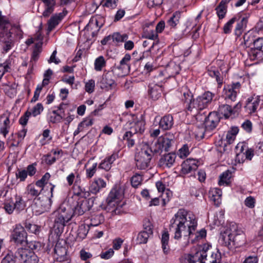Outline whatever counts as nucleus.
<instances>
[{"mask_svg":"<svg viewBox=\"0 0 263 263\" xmlns=\"http://www.w3.org/2000/svg\"><path fill=\"white\" fill-rule=\"evenodd\" d=\"M197 226V221L195 215L191 212L184 209H180L175 214L170 221V230L174 234L175 239L183 238L184 240V246L186 247L190 242V239L192 242L195 239H202L206 236V231L202 229L195 232Z\"/></svg>","mask_w":263,"mask_h":263,"instance_id":"nucleus-1","label":"nucleus"},{"mask_svg":"<svg viewBox=\"0 0 263 263\" xmlns=\"http://www.w3.org/2000/svg\"><path fill=\"white\" fill-rule=\"evenodd\" d=\"M219 241L221 245L232 249L245 243V235L236 223L231 222L226 230L221 232Z\"/></svg>","mask_w":263,"mask_h":263,"instance_id":"nucleus-2","label":"nucleus"},{"mask_svg":"<svg viewBox=\"0 0 263 263\" xmlns=\"http://www.w3.org/2000/svg\"><path fill=\"white\" fill-rule=\"evenodd\" d=\"M10 28L11 24L8 20L0 14V43L3 54L9 52L14 46V40Z\"/></svg>","mask_w":263,"mask_h":263,"instance_id":"nucleus-3","label":"nucleus"},{"mask_svg":"<svg viewBox=\"0 0 263 263\" xmlns=\"http://www.w3.org/2000/svg\"><path fill=\"white\" fill-rule=\"evenodd\" d=\"M192 258L193 263H220L221 256L218 250L212 252L209 250V246L204 245L192 255Z\"/></svg>","mask_w":263,"mask_h":263,"instance_id":"nucleus-4","label":"nucleus"},{"mask_svg":"<svg viewBox=\"0 0 263 263\" xmlns=\"http://www.w3.org/2000/svg\"><path fill=\"white\" fill-rule=\"evenodd\" d=\"M50 191L47 196H40L34 198L31 204V209L33 214L39 215L47 211L51 205V197H52L54 185L49 183Z\"/></svg>","mask_w":263,"mask_h":263,"instance_id":"nucleus-5","label":"nucleus"},{"mask_svg":"<svg viewBox=\"0 0 263 263\" xmlns=\"http://www.w3.org/2000/svg\"><path fill=\"white\" fill-rule=\"evenodd\" d=\"M175 142L174 135L167 133L159 137L154 143H152L150 148L153 153L160 154L163 151H170Z\"/></svg>","mask_w":263,"mask_h":263,"instance_id":"nucleus-6","label":"nucleus"},{"mask_svg":"<svg viewBox=\"0 0 263 263\" xmlns=\"http://www.w3.org/2000/svg\"><path fill=\"white\" fill-rule=\"evenodd\" d=\"M153 152L148 146L142 148L135 156L136 166L139 170H146L150 166Z\"/></svg>","mask_w":263,"mask_h":263,"instance_id":"nucleus-7","label":"nucleus"},{"mask_svg":"<svg viewBox=\"0 0 263 263\" xmlns=\"http://www.w3.org/2000/svg\"><path fill=\"white\" fill-rule=\"evenodd\" d=\"M132 131L126 132L123 135L122 140L126 141L127 146L130 147L135 144V139L136 138V134H141L145 129V123L144 121L141 119L137 120L134 122V125L131 127Z\"/></svg>","mask_w":263,"mask_h":263,"instance_id":"nucleus-8","label":"nucleus"},{"mask_svg":"<svg viewBox=\"0 0 263 263\" xmlns=\"http://www.w3.org/2000/svg\"><path fill=\"white\" fill-rule=\"evenodd\" d=\"M197 120L204 122L206 131H212L216 128L220 121V118L216 112H211L208 116L203 115H198Z\"/></svg>","mask_w":263,"mask_h":263,"instance_id":"nucleus-9","label":"nucleus"},{"mask_svg":"<svg viewBox=\"0 0 263 263\" xmlns=\"http://www.w3.org/2000/svg\"><path fill=\"white\" fill-rule=\"evenodd\" d=\"M15 255L21 263H38L39 262L37 255L33 251L27 249L18 248Z\"/></svg>","mask_w":263,"mask_h":263,"instance_id":"nucleus-10","label":"nucleus"},{"mask_svg":"<svg viewBox=\"0 0 263 263\" xmlns=\"http://www.w3.org/2000/svg\"><path fill=\"white\" fill-rule=\"evenodd\" d=\"M100 87L102 89L109 91L115 89L117 83L112 71L104 72L99 82Z\"/></svg>","mask_w":263,"mask_h":263,"instance_id":"nucleus-11","label":"nucleus"},{"mask_svg":"<svg viewBox=\"0 0 263 263\" xmlns=\"http://www.w3.org/2000/svg\"><path fill=\"white\" fill-rule=\"evenodd\" d=\"M263 39L258 38L253 41V45L248 51L252 60L261 59L263 57Z\"/></svg>","mask_w":263,"mask_h":263,"instance_id":"nucleus-12","label":"nucleus"},{"mask_svg":"<svg viewBox=\"0 0 263 263\" xmlns=\"http://www.w3.org/2000/svg\"><path fill=\"white\" fill-rule=\"evenodd\" d=\"M123 196V191L121 187H114L110 192L107 199V205L110 207L118 205Z\"/></svg>","mask_w":263,"mask_h":263,"instance_id":"nucleus-13","label":"nucleus"},{"mask_svg":"<svg viewBox=\"0 0 263 263\" xmlns=\"http://www.w3.org/2000/svg\"><path fill=\"white\" fill-rule=\"evenodd\" d=\"M12 239L17 244L22 245L27 242V233L24 227L20 224H16L12 234Z\"/></svg>","mask_w":263,"mask_h":263,"instance_id":"nucleus-14","label":"nucleus"},{"mask_svg":"<svg viewBox=\"0 0 263 263\" xmlns=\"http://www.w3.org/2000/svg\"><path fill=\"white\" fill-rule=\"evenodd\" d=\"M65 208L62 207L58 211V215L55 219L54 229L57 235H61L65 227Z\"/></svg>","mask_w":263,"mask_h":263,"instance_id":"nucleus-15","label":"nucleus"},{"mask_svg":"<svg viewBox=\"0 0 263 263\" xmlns=\"http://www.w3.org/2000/svg\"><path fill=\"white\" fill-rule=\"evenodd\" d=\"M240 84L239 82L228 85L223 90L226 99H229L233 101L235 100L237 93L239 92Z\"/></svg>","mask_w":263,"mask_h":263,"instance_id":"nucleus-16","label":"nucleus"},{"mask_svg":"<svg viewBox=\"0 0 263 263\" xmlns=\"http://www.w3.org/2000/svg\"><path fill=\"white\" fill-rule=\"evenodd\" d=\"M91 206L92 204H90V199L88 200L83 199L77 202V205L74 206L72 209L74 214L81 215L85 212L89 211Z\"/></svg>","mask_w":263,"mask_h":263,"instance_id":"nucleus-17","label":"nucleus"},{"mask_svg":"<svg viewBox=\"0 0 263 263\" xmlns=\"http://www.w3.org/2000/svg\"><path fill=\"white\" fill-rule=\"evenodd\" d=\"M119 157L118 153L115 152L111 155L106 157L99 165V168L102 169L105 171L110 170L114 162Z\"/></svg>","mask_w":263,"mask_h":263,"instance_id":"nucleus-18","label":"nucleus"},{"mask_svg":"<svg viewBox=\"0 0 263 263\" xmlns=\"http://www.w3.org/2000/svg\"><path fill=\"white\" fill-rule=\"evenodd\" d=\"M144 230L141 231L138 235L137 240L139 243H145L147 242L149 236L152 235L153 230L149 222L147 224L143 225Z\"/></svg>","mask_w":263,"mask_h":263,"instance_id":"nucleus-19","label":"nucleus"},{"mask_svg":"<svg viewBox=\"0 0 263 263\" xmlns=\"http://www.w3.org/2000/svg\"><path fill=\"white\" fill-rule=\"evenodd\" d=\"M185 106L187 114H191L193 116H195L196 120L197 116L201 115L200 114V111L203 109L200 104L198 103L197 98L190 101L187 105H185Z\"/></svg>","mask_w":263,"mask_h":263,"instance_id":"nucleus-20","label":"nucleus"},{"mask_svg":"<svg viewBox=\"0 0 263 263\" xmlns=\"http://www.w3.org/2000/svg\"><path fill=\"white\" fill-rule=\"evenodd\" d=\"M198 161L196 159H187L182 163L181 171L184 174L191 173L197 169Z\"/></svg>","mask_w":263,"mask_h":263,"instance_id":"nucleus-21","label":"nucleus"},{"mask_svg":"<svg viewBox=\"0 0 263 263\" xmlns=\"http://www.w3.org/2000/svg\"><path fill=\"white\" fill-rule=\"evenodd\" d=\"M176 156L174 153H168L161 157L159 161V165L161 167H172L175 162Z\"/></svg>","mask_w":263,"mask_h":263,"instance_id":"nucleus-22","label":"nucleus"},{"mask_svg":"<svg viewBox=\"0 0 263 263\" xmlns=\"http://www.w3.org/2000/svg\"><path fill=\"white\" fill-rule=\"evenodd\" d=\"M148 95L153 100H157L161 96L162 88L161 85L151 83L148 86Z\"/></svg>","mask_w":263,"mask_h":263,"instance_id":"nucleus-23","label":"nucleus"},{"mask_svg":"<svg viewBox=\"0 0 263 263\" xmlns=\"http://www.w3.org/2000/svg\"><path fill=\"white\" fill-rule=\"evenodd\" d=\"M0 133L5 137L9 132L11 126V121L9 117L7 115L3 114L1 117Z\"/></svg>","mask_w":263,"mask_h":263,"instance_id":"nucleus-24","label":"nucleus"},{"mask_svg":"<svg viewBox=\"0 0 263 263\" xmlns=\"http://www.w3.org/2000/svg\"><path fill=\"white\" fill-rule=\"evenodd\" d=\"M214 96L215 95L211 92L206 91L197 98V102L200 104V105L204 109L211 103Z\"/></svg>","mask_w":263,"mask_h":263,"instance_id":"nucleus-25","label":"nucleus"},{"mask_svg":"<svg viewBox=\"0 0 263 263\" xmlns=\"http://www.w3.org/2000/svg\"><path fill=\"white\" fill-rule=\"evenodd\" d=\"M105 181L101 178H96L91 183L89 186V190L91 193L96 194L98 193L102 188L106 186Z\"/></svg>","mask_w":263,"mask_h":263,"instance_id":"nucleus-26","label":"nucleus"},{"mask_svg":"<svg viewBox=\"0 0 263 263\" xmlns=\"http://www.w3.org/2000/svg\"><path fill=\"white\" fill-rule=\"evenodd\" d=\"M173 124L172 116L167 115L161 118L159 121V127L163 130H168L172 127Z\"/></svg>","mask_w":263,"mask_h":263,"instance_id":"nucleus-27","label":"nucleus"},{"mask_svg":"<svg viewBox=\"0 0 263 263\" xmlns=\"http://www.w3.org/2000/svg\"><path fill=\"white\" fill-rule=\"evenodd\" d=\"M221 196L222 191L219 189L213 188L211 189L209 192V197L216 205H219L221 203Z\"/></svg>","mask_w":263,"mask_h":263,"instance_id":"nucleus-28","label":"nucleus"},{"mask_svg":"<svg viewBox=\"0 0 263 263\" xmlns=\"http://www.w3.org/2000/svg\"><path fill=\"white\" fill-rule=\"evenodd\" d=\"M65 16L64 10L62 13H60L58 14H55L52 16L48 22L49 31L52 30L64 18Z\"/></svg>","mask_w":263,"mask_h":263,"instance_id":"nucleus-29","label":"nucleus"},{"mask_svg":"<svg viewBox=\"0 0 263 263\" xmlns=\"http://www.w3.org/2000/svg\"><path fill=\"white\" fill-rule=\"evenodd\" d=\"M64 119L54 110H50L47 115V120L48 123H58Z\"/></svg>","mask_w":263,"mask_h":263,"instance_id":"nucleus-30","label":"nucleus"},{"mask_svg":"<svg viewBox=\"0 0 263 263\" xmlns=\"http://www.w3.org/2000/svg\"><path fill=\"white\" fill-rule=\"evenodd\" d=\"M36 185L29 184L26 188V193L31 197H38L40 196H44L42 194L43 190L42 188L37 189Z\"/></svg>","mask_w":263,"mask_h":263,"instance_id":"nucleus-31","label":"nucleus"},{"mask_svg":"<svg viewBox=\"0 0 263 263\" xmlns=\"http://www.w3.org/2000/svg\"><path fill=\"white\" fill-rule=\"evenodd\" d=\"M96 112L97 110H95L91 114V115L85 118L83 121L79 124L80 128H82L83 130H84L85 129H86L90 126H92L94 121L92 115H95Z\"/></svg>","mask_w":263,"mask_h":263,"instance_id":"nucleus-32","label":"nucleus"},{"mask_svg":"<svg viewBox=\"0 0 263 263\" xmlns=\"http://www.w3.org/2000/svg\"><path fill=\"white\" fill-rule=\"evenodd\" d=\"M235 111L230 105L227 104L220 105L218 109L219 113L223 116L226 118H228L232 114H234Z\"/></svg>","mask_w":263,"mask_h":263,"instance_id":"nucleus-33","label":"nucleus"},{"mask_svg":"<svg viewBox=\"0 0 263 263\" xmlns=\"http://www.w3.org/2000/svg\"><path fill=\"white\" fill-rule=\"evenodd\" d=\"M259 100L258 99L252 102V99L251 98H248L247 103L245 106L246 110L249 114L255 112L259 106Z\"/></svg>","mask_w":263,"mask_h":263,"instance_id":"nucleus-34","label":"nucleus"},{"mask_svg":"<svg viewBox=\"0 0 263 263\" xmlns=\"http://www.w3.org/2000/svg\"><path fill=\"white\" fill-rule=\"evenodd\" d=\"M15 59V56L11 54L3 64H0V65H2V67L4 68L3 69L6 72H8L11 69L12 66L14 65Z\"/></svg>","mask_w":263,"mask_h":263,"instance_id":"nucleus-35","label":"nucleus"},{"mask_svg":"<svg viewBox=\"0 0 263 263\" xmlns=\"http://www.w3.org/2000/svg\"><path fill=\"white\" fill-rule=\"evenodd\" d=\"M169 234L167 232H164L162 235L161 243L163 251L165 254H168L170 249L168 246Z\"/></svg>","mask_w":263,"mask_h":263,"instance_id":"nucleus-36","label":"nucleus"},{"mask_svg":"<svg viewBox=\"0 0 263 263\" xmlns=\"http://www.w3.org/2000/svg\"><path fill=\"white\" fill-rule=\"evenodd\" d=\"M67 181L69 185L73 184H80L81 178L79 173L76 172L71 173L67 177Z\"/></svg>","mask_w":263,"mask_h":263,"instance_id":"nucleus-37","label":"nucleus"},{"mask_svg":"<svg viewBox=\"0 0 263 263\" xmlns=\"http://www.w3.org/2000/svg\"><path fill=\"white\" fill-rule=\"evenodd\" d=\"M231 177V173L227 170L223 172L220 176L218 184L219 185H227L230 183Z\"/></svg>","mask_w":263,"mask_h":263,"instance_id":"nucleus-38","label":"nucleus"},{"mask_svg":"<svg viewBox=\"0 0 263 263\" xmlns=\"http://www.w3.org/2000/svg\"><path fill=\"white\" fill-rule=\"evenodd\" d=\"M106 66L104 58L101 55L96 59L94 62V68L97 71H100Z\"/></svg>","mask_w":263,"mask_h":263,"instance_id":"nucleus-39","label":"nucleus"},{"mask_svg":"<svg viewBox=\"0 0 263 263\" xmlns=\"http://www.w3.org/2000/svg\"><path fill=\"white\" fill-rule=\"evenodd\" d=\"M50 178V175L49 173H46L42 177V178L37 181L35 183V185L39 188H42L43 190L45 187L46 185H47L48 182Z\"/></svg>","mask_w":263,"mask_h":263,"instance_id":"nucleus-40","label":"nucleus"},{"mask_svg":"<svg viewBox=\"0 0 263 263\" xmlns=\"http://www.w3.org/2000/svg\"><path fill=\"white\" fill-rule=\"evenodd\" d=\"M247 19L243 17L241 21L237 23L235 28V33L237 36H239L242 33L243 28L246 26Z\"/></svg>","mask_w":263,"mask_h":263,"instance_id":"nucleus-41","label":"nucleus"},{"mask_svg":"<svg viewBox=\"0 0 263 263\" xmlns=\"http://www.w3.org/2000/svg\"><path fill=\"white\" fill-rule=\"evenodd\" d=\"M15 210L18 212L23 210L25 207V203L22 198L20 196H16L15 201L13 203Z\"/></svg>","mask_w":263,"mask_h":263,"instance_id":"nucleus-42","label":"nucleus"},{"mask_svg":"<svg viewBox=\"0 0 263 263\" xmlns=\"http://www.w3.org/2000/svg\"><path fill=\"white\" fill-rule=\"evenodd\" d=\"M208 74L210 77L215 78L218 84L222 83V79L220 77V73L216 68H211V69L208 70Z\"/></svg>","mask_w":263,"mask_h":263,"instance_id":"nucleus-43","label":"nucleus"},{"mask_svg":"<svg viewBox=\"0 0 263 263\" xmlns=\"http://www.w3.org/2000/svg\"><path fill=\"white\" fill-rule=\"evenodd\" d=\"M166 72L170 76H174L179 73V67L174 63H171L166 68Z\"/></svg>","mask_w":263,"mask_h":263,"instance_id":"nucleus-44","label":"nucleus"},{"mask_svg":"<svg viewBox=\"0 0 263 263\" xmlns=\"http://www.w3.org/2000/svg\"><path fill=\"white\" fill-rule=\"evenodd\" d=\"M180 16V14L179 12H175L168 20V24L171 27H175L179 23Z\"/></svg>","mask_w":263,"mask_h":263,"instance_id":"nucleus-45","label":"nucleus"},{"mask_svg":"<svg viewBox=\"0 0 263 263\" xmlns=\"http://www.w3.org/2000/svg\"><path fill=\"white\" fill-rule=\"evenodd\" d=\"M119 0H103V6L109 9H115L117 8Z\"/></svg>","mask_w":263,"mask_h":263,"instance_id":"nucleus-46","label":"nucleus"},{"mask_svg":"<svg viewBox=\"0 0 263 263\" xmlns=\"http://www.w3.org/2000/svg\"><path fill=\"white\" fill-rule=\"evenodd\" d=\"M42 44V43H37L35 44L32 54V60L34 61H36L38 59L40 53L41 52Z\"/></svg>","mask_w":263,"mask_h":263,"instance_id":"nucleus-47","label":"nucleus"},{"mask_svg":"<svg viewBox=\"0 0 263 263\" xmlns=\"http://www.w3.org/2000/svg\"><path fill=\"white\" fill-rule=\"evenodd\" d=\"M27 176V172L24 169H18L15 173L16 179H19L21 182L24 181Z\"/></svg>","mask_w":263,"mask_h":263,"instance_id":"nucleus-48","label":"nucleus"},{"mask_svg":"<svg viewBox=\"0 0 263 263\" xmlns=\"http://www.w3.org/2000/svg\"><path fill=\"white\" fill-rule=\"evenodd\" d=\"M128 36L126 34H120L119 33H115L112 35V40L117 42H123L127 40Z\"/></svg>","mask_w":263,"mask_h":263,"instance_id":"nucleus-49","label":"nucleus"},{"mask_svg":"<svg viewBox=\"0 0 263 263\" xmlns=\"http://www.w3.org/2000/svg\"><path fill=\"white\" fill-rule=\"evenodd\" d=\"M142 180V176L139 174H136L131 178L132 185L134 187H136L141 184Z\"/></svg>","mask_w":263,"mask_h":263,"instance_id":"nucleus-50","label":"nucleus"},{"mask_svg":"<svg viewBox=\"0 0 263 263\" xmlns=\"http://www.w3.org/2000/svg\"><path fill=\"white\" fill-rule=\"evenodd\" d=\"M216 9L217 11V14L219 18H223L227 12V6L219 3Z\"/></svg>","mask_w":263,"mask_h":263,"instance_id":"nucleus-51","label":"nucleus"},{"mask_svg":"<svg viewBox=\"0 0 263 263\" xmlns=\"http://www.w3.org/2000/svg\"><path fill=\"white\" fill-rule=\"evenodd\" d=\"M43 106L41 103H37L34 106L31 111H29L33 116L35 117L40 115L41 112L43 110Z\"/></svg>","mask_w":263,"mask_h":263,"instance_id":"nucleus-52","label":"nucleus"},{"mask_svg":"<svg viewBox=\"0 0 263 263\" xmlns=\"http://www.w3.org/2000/svg\"><path fill=\"white\" fill-rule=\"evenodd\" d=\"M95 87V80L91 79L85 83V89L86 92L91 93L94 91Z\"/></svg>","mask_w":263,"mask_h":263,"instance_id":"nucleus-53","label":"nucleus"},{"mask_svg":"<svg viewBox=\"0 0 263 263\" xmlns=\"http://www.w3.org/2000/svg\"><path fill=\"white\" fill-rule=\"evenodd\" d=\"M237 17L236 16L232 18L223 27V32L226 34L229 33L231 31L232 25L236 21Z\"/></svg>","mask_w":263,"mask_h":263,"instance_id":"nucleus-54","label":"nucleus"},{"mask_svg":"<svg viewBox=\"0 0 263 263\" xmlns=\"http://www.w3.org/2000/svg\"><path fill=\"white\" fill-rule=\"evenodd\" d=\"M55 109H54L56 112L60 114L62 117L65 118V110H66V103L64 102H61L59 105L54 107Z\"/></svg>","mask_w":263,"mask_h":263,"instance_id":"nucleus-55","label":"nucleus"},{"mask_svg":"<svg viewBox=\"0 0 263 263\" xmlns=\"http://www.w3.org/2000/svg\"><path fill=\"white\" fill-rule=\"evenodd\" d=\"M82 189H81L79 184H74L71 189L70 190L69 195H73L76 197L80 196L81 193Z\"/></svg>","mask_w":263,"mask_h":263,"instance_id":"nucleus-56","label":"nucleus"},{"mask_svg":"<svg viewBox=\"0 0 263 263\" xmlns=\"http://www.w3.org/2000/svg\"><path fill=\"white\" fill-rule=\"evenodd\" d=\"M114 254V251L113 249L110 248L108 250L102 252L100 254L101 258L104 259H108L111 258Z\"/></svg>","mask_w":263,"mask_h":263,"instance_id":"nucleus-57","label":"nucleus"},{"mask_svg":"<svg viewBox=\"0 0 263 263\" xmlns=\"http://www.w3.org/2000/svg\"><path fill=\"white\" fill-rule=\"evenodd\" d=\"M183 97L182 98V100L184 101L186 105H187L190 101L193 100V95L192 93L189 90H185L183 92Z\"/></svg>","mask_w":263,"mask_h":263,"instance_id":"nucleus-58","label":"nucleus"},{"mask_svg":"<svg viewBox=\"0 0 263 263\" xmlns=\"http://www.w3.org/2000/svg\"><path fill=\"white\" fill-rule=\"evenodd\" d=\"M189 154V148L186 144L184 145L181 148H180L178 152V155L181 158L187 157Z\"/></svg>","mask_w":263,"mask_h":263,"instance_id":"nucleus-59","label":"nucleus"},{"mask_svg":"<svg viewBox=\"0 0 263 263\" xmlns=\"http://www.w3.org/2000/svg\"><path fill=\"white\" fill-rule=\"evenodd\" d=\"M97 166V163H95L90 167L86 169V175L87 178H90L94 175L96 172Z\"/></svg>","mask_w":263,"mask_h":263,"instance_id":"nucleus-60","label":"nucleus"},{"mask_svg":"<svg viewBox=\"0 0 263 263\" xmlns=\"http://www.w3.org/2000/svg\"><path fill=\"white\" fill-rule=\"evenodd\" d=\"M130 68L129 64H120L119 65L117 66V68L122 71V76L128 74L130 72Z\"/></svg>","mask_w":263,"mask_h":263,"instance_id":"nucleus-61","label":"nucleus"},{"mask_svg":"<svg viewBox=\"0 0 263 263\" xmlns=\"http://www.w3.org/2000/svg\"><path fill=\"white\" fill-rule=\"evenodd\" d=\"M145 37L152 40H155L158 38V33L155 30H151L145 32Z\"/></svg>","mask_w":263,"mask_h":263,"instance_id":"nucleus-62","label":"nucleus"},{"mask_svg":"<svg viewBox=\"0 0 263 263\" xmlns=\"http://www.w3.org/2000/svg\"><path fill=\"white\" fill-rule=\"evenodd\" d=\"M123 242V240L120 238H117L115 239L112 241V249H113V250L115 249L116 250H119L121 248Z\"/></svg>","mask_w":263,"mask_h":263,"instance_id":"nucleus-63","label":"nucleus"},{"mask_svg":"<svg viewBox=\"0 0 263 263\" xmlns=\"http://www.w3.org/2000/svg\"><path fill=\"white\" fill-rule=\"evenodd\" d=\"M1 263H15V258L13 254L8 253L3 258Z\"/></svg>","mask_w":263,"mask_h":263,"instance_id":"nucleus-64","label":"nucleus"}]
</instances>
